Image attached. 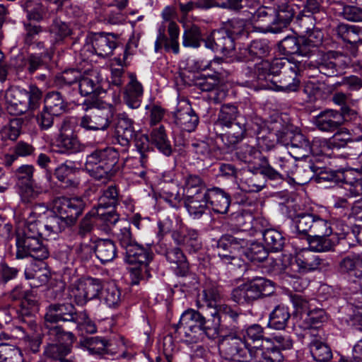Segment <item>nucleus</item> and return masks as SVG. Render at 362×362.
<instances>
[{
	"mask_svg": "<svg viewBox=\"0 0 362 362\" xmlns=\"http://www.w3.org/2000/svg\"><path fill=\"white\" fill-rule=\"evenodd\" d=\"M298 71L296 64L282 59H275L272 62L262 60L253 69L247 68L245 74L248 79L245 83L255 89L296 92L300 87Z\"/></svg>",
	"mask_w": 362,
	"mask_h": 362,
	"instance_id": "1",
	"label": "nucleus"
},
{
	"mask_svg": "<svg viewBox=\"0 0 362 362\" xmlns=\"http://www.w3.org/2000/svg\"><path fill=\"white\" fill-rule=\"evenodd\" d=\"M317 158L310 159L308 161H303L295 164L291 178L298 183L305 184L310 181L315 174H320V178L336 183H341L346 191V196L355 197L362 194V180L358 178L360 175L351 168L333 170L325 173V176L319 170L322 166L315 164Z\"/></svg>",
	"mask_w": 362,
	"mask_h": 362,
	"instance_id": "2",
	"label": "nucleus"
},
{
	"mask_svg": "<svg viewBox=\"0 0 362 362\" xmlns=\"http://www.w3.org/2000/svg\"><path fill=\"white\" fill-rule=\"evenodd\" d=\"M115 238L124 250V259L129 264L134 265L130 269L132 284L137 285L141 280L151 276L149 264L154 254L150 247L139 244L134 238L131 227L126 225L115 232Z\"/></svg>",
	"mask_w": 362,
	"mask_h": 362,
	"instance_id": "3",
	"label": "nucleus"
},
{
	"mask_svg": "<svg viewBox=\"0 0 362 362\" xmlns=\"http://www.w3.org/2000/svg\"><path fill=\"white\" fill-rule=\"evenodd\" d=\"M119 151L113 147L97 148L86 156L85 167L98 180H109L120 170Z\"/></svg>",
	"mask_w": 362,
	"mask_h": 362,
	"instance_id": "4",
	"label": "nucleus"
},
{
	"mask_svg": "<svg viewBox=\"0 0 362 362\" xmlns=\"http://www.w3.org/2000/svg\"><path fill=\"white\" fill-rule=\"evenodd\" d=\"M264 328L257 324L249 326L243 334L250 359L255 362H282L284 356L275 347H269L271 340L264 338Z\"/></svg>",
	"mask_w": 362,
	"mask_h": 362,
	"instance_id": "5",
	"label": "nucleus"
},
{
	"mask_svg": "<svg viewBox=\"0 0 362 362\" xmlns=\"http://www.w3.org/2000/svg\"><path fill=\"white\" fill-rule=\"evenodd\" d=\"M248 245V240L238 235L225 234L217 240L215 251L221 261L240 267L243 261L238 254Z\"/></svg>",
	"mask_w": 362,
	"mask_h": 362,
	"instance_id": "6",
	"label": "nucleus"
},
{
	"mask_svg": "<svg viewBox=\"0 0 362 362\" xmlns=\"http://www.w3.org/2000/svg\"><path fill=\"white\" fill-rule=\"evenodd\" d=\"M202 314L189 308L182 313L179 322L174 325V328L176 333L185 337L187 342L197 343L202 340Z\"/></svg>",
	"mask_w": 362,
	"mask_h": 362,
	"instance_id": "7",
	"label": "nucleus"
},
{
	"mask_svg": "<svg viewBox=\"0 0 362 362\" xmlns=\"http://www.w3.org/2000/svg\"><path fill=\"white\" fill-rule=\"evenodd\" d=\"M56 142L57 152L61 154L71 155L80 152L83 149V146L69 119L63 120Z\"/></svg>",
	"mask_w": 362,
	"mask_h": 362,
	"instance_id": "8",
	"label": "nucleus"
},
{
	"mask_svg": "<svg viewBox=\"0 0 362 362\" xmlns=\"http://www.w3.org/2000/svg\"><path fill=\"white\" fill-rule=\"evenodd\" d=\"M86 207V202L82 197H59L54 202V212L60 214L68 223L75 225L78 218L82 214Z\"/></svg>",
	"mask_w": 362,
	"mask_h": 362,
	"instance_id": "9",
	"label": "nucleus"
},
{
	"mask_svg": "<svg viewBox=\"0 0 362 362\" xmlns=\"http://www.w3.org/2000/svg\"><path fill=\"white\" fill-rule=\"evenodd\" d=\"M204 45L214 52L232 57L235 47V38L225 29L214 30L204 40Z\"/></svg>",
	"mask_w": 362,
	"mask_h": 362,
	"instance_id": "10",
	"label": "nucleus"
},
{
	"mask_svg": "<svg viewBox=\"0 0 362 362\" xmlns=\"http://www.w3.org/2000/svg\"><path fill=\"white\" fill-rule=\"evenodd\" d=\"M224 358L231 362H247L250 359L247 346L241 337L228 336L221 345Z\"/></svg>",
	"mask_w": 362,
	"mask_h": 362,
	"instance_id": "11",
	"label": "nucleus"
},
{
	"mask_svg": "<svg viewBox=\"0 0 362 362\" xmlns=\"http://www.w3.org/2000/svg\"><path fill=\"white\" fill-rule=\"evenodd\" d=\"M16 257L23 259L30 256L37 260L49 257V251L40 238H16Z\"/></svg>",
	"mask_w": 362,
	"mask_h": 362,
	"instance_id": "12",
	"label": "nucleus"
},
{
	"mask_svg": "<svg viewBox=\"0 0 362 362\" xmlns=\"http://www.w3.org/2000/svg\"><path fill=\"white\" fill-rule=\"evenodd\" d=\"M276 134L278 142L285 146H290L293 149H298L302 156H305L310 151L317 153L315 152V145L310 146L309 140L300 132H295L281 126V131Z\"/></svg>",
	"mask_w": 362,
	"mask_h": 362,
	"instance_id": "13",
	"label": "nucleus"
},
{
	"mask_svg": "<svg viewBox=\"0 0 362 362\" xmlns=\"http://www.w3.org/2000/svg\"><path fill=\"white\" fill-rule=\"evenodd\" d=\"M341 56L340 52L335 51L323 52L315 61L310 62L308 66L310 69L316 70L326 76H335L341 73L339 58Z\"/></svg>",
	"mask_w": 362,
	"mask_h": 362,
	"instance_id": "14",
	"label": "nucleus"
},
{
	"mask_svg": "<svg viewBox=\"0 0 362 362\" xmlns=\"http://www.w3.org/2000/svg\"><path fill=\"white\" fill-rule=\"evenodd\" d=\"M320 233L309 235L307 240L308 248L315 252H327L334 251L337 245V240L332 238L333 233L331 228V221H327L324 225Z\"/></svg>",
	"mask_w": 362,
	"mask_h": 362,
	"instance_id": "15",
	"label": "nucleus"
},
{
	"mask_svg": "<svg viewBox=\"0 0 362 362\" xmlns=\"http://www.w3.org/2000/svg\"><path fill=\"white\" fill-rule=\"evenodd\" d=\"M83 314L78 312L72 303H54L48 306L45 320L58 322H70L75 323L76 320H81Z\"/></svg>",
	"mask_w": 362,
	"mask_h": 362,
	"instance_id": "16",
	"label": "nucleus"
},
{
	"mask_svg": "<svg viewBox=\"0 0 362 362\" xmlns=\"http://www.w3.org/2000/svg\"><path fill=\"white\" fill-rule=\"evenodd\" d=\"M313 252L308 248L298 252L295 262L291 264L290 268L286 267V269L304 274L320 269L324 260Z\"/></svg>",
	"mask_w": 362,
	"mask_h": 362,
	"instance_id": "17",
	"label": "nucleus"
},
{
	"mask_svg": "<svg viewBox=\"0 0 362 362\" xmlns=\"http://www.w3.org/2000/svg\"><path fill=\"white\" fill-rule=\"evenodd\" d=\"M271 51L269 41L266 39L252 40L247 47L239 48L234 59L239 62H247L255 59L267 57Z\"/></svg>",
	"mask_w": 362,
	"mask_h": 362,
	"instance_id": "18",
	"label": "nucleus"
},
{
	"mask_svg": "<svg viewBox=\"0 0 362 362\" xmlns=\"http://www.w3.org/2000/svg\"><path fill=\"white\" fill-rule=\"evenodd\" d=\"M165 25L162 24L158 28V34L155 42V50L158 52L162 47H164L167 52L172 51L177 54L180 52L179 48V34L180 29L175 22H170L168 25V33L169 38L165 35Z\"/></svg>",
	"mask_w": 362,
	"mask_h": 362,
	"instance_id": "19",
	"label": "nucleus"
},
{
	"mask_svg": "<svg viewBox=\"0 0 362 362\" xmlns=\"http://www.w3.org/2000/svg\"><path fill=\"white\" fill-rule=\"evenodd\" d=\"M136 134L134 120L126 112L118 114L115 132L116 142L123 147H129Z\"/></svg>",
	"mask_w": 362,
	"mask_h": 362,
	"instance_id": "20",
	"label": "nucleus"
},
{
	"mask_svg": "<svg viewBox=\"0 0 362 362\" xmlns=\"http://www.w3.org/2000/svg\"><path fill=\"white\" fill-rule=\"evenodd\" d=\"M103 79L100 78L96 70H91L81 75L78 83V89L81 95H93V98L102 97L108 93L110 89L105 91L102 86Z\"/></svg>",
	"mask_w": 362,
	"mask_h": 362,
	"instance_id": "21",
	"label": "nucleus"
},
{
	"mask_svg": "<svg viewBox=\"0 0 362 362\" xmlns=\"http://www.w3.org/2000/svg\"><path fill=\"white\" fill-rule=\"evenodd\" d=\"M328 220L313 214H298L293 219L296 230L300 234L308 235L318 233Z\"/></svg>",
	"mask_w": 362,
	"mask_h": 362,
	"instance_id": "22",
	"label": "nucleus"
},
{
	"mask_svg": "<svg viewBox=\"0 0 362 362\" xmlns=\"http://www.w3.org/2000/svg\"><path fill=\"white\" fill-rule=\"evenodd\" d=\"M55 322H48L45 320L42 326L41 340L47 344L69 341L71 344L75 340V336L71 332H66Z\"/></svg>",
	"mask_w": 362,
	"mask_h": 362,
	"instance_id": "23",
	"label": "nucleus"
},
{
	"mask_svg": "<svg viewBox=\"0 0 362 362\" xmlns=\"http://www.w3.org/2000/svg\"><path fill=\"white\" fill-rule=\"evenodd\" d=\"M171 237L177 245L182 246L189 253L197 252L202 248L200 235L195 229L175 230L172 232Z\"/></svg>",
	"mask_w": 362,
	"mask_h": 362,
	"instance_id": "24",
	"label": "nucleus"
},
{
	"mask_svg": "<svg viewBox=\"0 0 362 362\" xmlns=\"http://www.w3.org/2000/svg\"><path fill=\"white\" fill-rule=\"evenodd\" d=\"M110 124L108 113L100 109L85 114L78 121L79 127L86 131H105Z\"/></svg>",
	"mask_w": 362,
	"mask_h": 362,
	"instance_id": "25",
	"label": "nucleus"
},
{
	"mask_svg": "<svg viewBox=\"0 0 362 362\" xmlns=\"http://www.w3.org/2000/svg\"><path fill=\"white\" fill-rule=\"evenodd\" d=\"M160 253L165 256L167 262L172 265L176 275L186 276L189 272V265L186 256L182 250L177 247L163 248L160 246Z\"/></svg>",
	"mask_w": 362,
	"mask_h": 362,
	"instance_id": "26",
	"label": "nucleus"
},
{
	"mask_svg": "<svg viewBox=\"0 0 362 362\" xmlns=\"http://www.w3.org/2000/svg\"><path fill=\"white\" fill-rule=\"evenodd\" d=\"M250 303L274 292V284L264 277L255 276L245 283Z\"/></svg>",
	"mask_w": 362,
	"mask_h": 362,
	"instance_id": "27",
	"label": "nucleus"
},
{
	"mask_svg": "<svg viewBox=\"0 0 362 362\" xmlns=\"http://www.w3.org/2000/svg\"><path fill=\"white\" fill-rule=\"evenodd\" d=\"M333 30L337 36L351 45V53L356 56L358 52L357 45L362 44V28L339 23Z\"/></svg>",
	"mask_w": 362,
	"mask_h": 362,
	"instance_id": "28",
	"label": "nucleus"
},
{
	"mask_svg": "<svg viewBox=\"0 0 362 362\" xmlns=\"http://www.w3.org/2000/svg\"><path fill=\"white\" fill-rule=\"evenodd\" d=\"M237 183L240 190L248 193L258 192L266 186L264 177L250 170H240Z\"/></svg>",
	"mask_w": 362,
	"mask_h": 362,
	"instance_id": "29",
	"label": "nucleus"
},
{
	"mask_svg": "<svg viewBox=\"0 0 362 362\" xmlns=\"http://www.w3.org/2000/svg\"><path fill=\"white\" fill-rule=\"evenodd\" d=\"M5 98L11 114L21 115L28 111L26 90L11 88L6 92Z\"/></svg>",
	"mask_w": 362,
	"mask_h": 362,
	"instance_id": "30",
	"label": "nucleus"
},
{
	"mask_svg": "<svg viewBox=\"0 0 362 362\" xmlns=\"http://www.w3.org/2000/svg\"><path fill=\"white\" fill-rule=\"evenodd\" d=\"M8 298L13 301H19L23 315H29L37 307V300L33 293L28 289H24L21 286H16L8 293Z\"/></svg>",
	"mask_w": 362,
	"mask_h": 362,
	"instance_id": "31",
	"label": "nucleus"
},
{
	"mask_svg": "<svg viewBox=\"0 0 362 362\" xmlns=\"http://www.w3.org/2000/svg\"><path fill=\"white\" fill-rule=\"evenodd\" d=\"M314 123L322 132H332L342 124V115L338 111L326 110L314 118Z\"/></svg>",
	"mask_w": 362,
	"mask_h": 362,
	"instance_id": "32",
	"label": "nucleus"
},
{
	"mask_svg": "<svg viewBox=\"0 0 362 362\" xmlns=\"http://www.w3.org/2000/svg\"><path fill=\"white\" fill-rule=\"evenodd\" d=\"M209 204L216 214H225L228 212L231 202L230 195L219 187L209 188L207 192Z\"/></svg>",
	"mask_w": 362,
	"mask_h": 362,
	"instance_id": "33",
	"label": "nucleus"
},
{
	"mask_svg": "<svg viewBox=\"0 0 362 362\" xmlns=\"http://www.w3.org/2000/svg\"><path fill=\"white\" fill-rule=\"evenodd\" d=\"M247 124L245 122V118L238 120L230 125H226L227 129L224 134L221 135V138L223 144L228 147H233L245 136L247 132Z\"/></svg>",
	"mask_w": 362,
	"mask_h": 362,
	"instance_id": "34",
	"label": "nucleus"
},
{
	"mask_svg": "<svg viewBox=\"0 0 362 362\" xmlns=\"http://www.w3.org/2000/svg\"><path fill=\"white\" fill-rule=\"evenodd\" d=\"M173 122L182 130L191 132L197 128L199 119L192 107L187 106L173 113Z\"/></svg>",
	"mask_w": 362,
	"mask_h": 362,
	"instance_id": "35",
	"label": "nucleus"
},
{
	"mask_svg": "<svg viewBox=\"0 0 362 362\" xmlns=\"http://www.w3.org/2000/svg\"><path fill=\"white\" fill-rule=\"evenodd\" d=\"M129 82L127 83L124 95L125 103L132 109L139 108L141 103L144 89L134 74L129 75Z\"/></svg>",
	"mask_w": 362,
	"mask_h": 362,
	"instance_id": "36",
	"label": "nucleus"
},
{
	"mask_svg": "<svg viewBox=\"0 0 362 362\" xmlns=\"http://www.w3.org/2000/svg\"><path fill=\"white\" fill-rule=\"evenodd\" d=\"M91 43L95 54L101 57H107L112 54L117 46L116 38L110 33H95Z\"/></svg>",
	"mask_w": 362,
	"mask_h": 362,
	"instance_id": "37",
	"label": "nucleus"
},
{
	"mask_svg": "<svg viewBox=\"0 0 362 362\" xmlns=\"http://www.w3.org/2000/svg\"><path fill=\"white\" fill-rule=\"evenodd\" d=\"M101 210L98 209V208H95L94 210L97 221L102 222L105 226L103 230L110 232L115 237V232L117 230L121 229L122 227L126 225L131 227L130 223L124 220H121L119 214L114 210L107 212H101Z\"/></svg>",
	"mask_w": 362,
	"mask_h": 362,
	"instance_id": "38",
	"label": "nucleus"
},
{
	"mask_svg": "<svg viewBox=\"0 0 362 362\" xmlns=\"http://www.w3.org/2000/svg\"><path fill=\"white\" fill-rule=\"evenodd\" d=\"M209 204L208 194L204 192L195 196L185 197V206L190 216L198 219L205 213Z\"/></svg>",
	"mask_w": 362,
	"mask_h": 362,
	"instance_id": "39",
	"label": "nucleus"
},
{
	"mask_svg": "<svg viewBox=\"0 0 362 362\" xmlns=\"http://www.w3.org/2000/svg\"><path fill=\"white\" fill-rule=\"evenodd\" d=\"M69 342L47 344L44 354L47 357L60 362H75V358L71 355V346Z\"/></svg>",
	"mask_w": 362,
	"mask_h": 362,
	"instance_id": "40",
	"label": "nucleus"
},
{
	"mask_svg": "<svg viewBox=\"0 0 362 362\" xmlns=\"http://www.w3.org/2000/svg\"><path fill=\"white\" fill-rule=\"evenodd\" d=\"M272 165L282 173L284 177H291L296 164L291 155L281 148H275L272 158Z\"/></svg>",
	"mask_w": 362,
	"mask_h": 362,
	"instance_id": "41",
	"label": "nucleus"
},
{
	"mask_svg": "<svg viewBox=\"0 0 362 362\" xmlns=\"http://www.w3.org/2000/svg\"><path fill=\"white\" fill-rule=\"evenodd\" d=\"M279 49L283 54H298L307 56L309 54V49L303 43L302 38L294 36H287L284 38L279 45Z\"/></svg>",
	"mask_w": 362,
	"mask_h": 362,
	"instance_id": "42",
	"label": "nucleus"
},
{
	"mask_svg": "<svg viewBox=\"0 0 362 362\" xmlns=\"http://www.w3.org/2000/svg\"><path fill=\"white\" fill-rule=\"evenodd\" d=\"M94 252L102 263L112 261L117 256L115 243L110 239H98L94 242Z\"/></svg>",
	"mask_w": 362,
	"mask_h": 362,
	"instance_id": "43",
	"label": "nucleus"
},
{
	"mask_svg": "<svg viewBox=\"0 0 362 362\" xmlns=\"http://www.w3.org/2000/svg\"><path fill=\"white\" fill-rule=\"evenodd\" d=\"M134 139L136 150L140 154L141 165L146 169L154 155L153 148L150 144L151 138L146 134L137 133Z\"/></svg>",
	"mask_w": 362,
	"mask_h": 362,
	"instance_id": "44",
	"label": "nucleus"
},
{
	"mask_svg": "<svg viewBox=\"0 0 362 362\" xmlns=\"http://www.w3.org/2000/svg\"><path fill=\"white\" fill-rule=\"evenodd\" d=\"M150 138L151 144H153L161 153L166 156L172 154L173 147L163 125L153 128L150 134Z\"/></svg>",
	"mask_w": 362,
	"mask_h": 362,
	"instance_id": "45",
	"label": "nucleus"
},
{
	"mask_svg": "<svg viewBox=\"0 0 362 362\" xmlns=\"http://www.w3.org/2000/svg\"><path fill=\"white\" fill-rule=\"evenodd\" d=\"M339 269L341 273L349 274L360 279L362 274V259L359 255H349L339 262Z\"/></svg>",
	"mask_w": 362,
	"mask_h": 362,
	"instance_id": "46",
	"label": "nucleus"
},
{
	"mask_svg": "<svg viewBox=\"0 0 362 362\" xmlns=\"http://www.w3.org/2000/svg\"><path fill=\"white\" fill-rule=\"evenodd\" d=\"M290 317L288 308L283 305H278L269 314L268 326L277 330L284 329Z\"/></svg>",
	"mask_w": 362,
	"mask_h": 362,
	"instance_id": "47",
	"label": "nucleus"
},
{
	"mask_svg": "<svg viewBox=\"0 0 362 362\" xmlns=\"http://www.w3.org/2000/svg\"><path fill=\"white\" fill-rule=\"evenodd\" d=\"M280 128L277 127H267V129H263L262 132L257 134V145L262 148L263 151H271L276 148V143L278 141L277 140V134H276L278 132L281 131V124H279Z\"/></svg>",
	"mask_w": 362,
	"mask_h": 362,
	"instance_id": "48",
	"label": "nucleus"
},
{
	"mask_svg": "<svg viewBox=\"0 0 362 362\" xmlns=\"http://www.w3.org/2000/svg\"><path fill=\"white\" fill-rule=\"evenodd\" d=\"M52 56L48 51L30 54L24 61V69L29 74H33L36 71L46 68L47 59L50 60Z\"/></svg>",
	"mask_w": 362,
	"mask_h": 362,
	"instance_id": "49",
	"label": "nucleus"
},
{
	"mask_svg": "<svg viewBox=\"0 0 362 362\" xmlns=\"http://www.w3.org/2000/svg\"><path fill=\"white\" fill-rule=\"evenodd\" d=\"M209 188H207L204 180L196 175H188L184 178L183 195L184 197H192L196 194L208 192Z\"/></svg>",
	"mask_w": 362,
	"mask_h": 362,
	"instance_id": "50",
	"label": "nucleus"
},
{
	"mask_svg": "<svg viewBox=\"0 0 362 362\" xmlns=\"http://www.w3.org/2000/svg\"><path fill=\"white\" fill-rule=\"evenodd\" d=\"M244 119L235 104L226 103L221 105L218 114V124L224 127Z\"/></svg>",
	"mask_w": 362,
	"mask_h": 362,
	"instance_id": "51",
	"label": "nucleus"
},
{
	"mask_svg": "<svg viewBox=\"0 0 362 362\" xmlns=\"http://www.w3.org/2000/svg\"><path fill=\"white\" fill-rule=\"evenodd\" d=\"M67 107V103L64 100L61 93L51 91L46 94L44 99V108L57 116L64 113Z\"/></svg>",
	"mask_w": 362,
	"mask_h": 362,
	"instance_id": "52",
	"label": "nucleus"
},
{
	"mask_svg": "<svg viewBox=\"0 0 362 362\" xmlns=\"http://www.w3.org/2000/svg\"><path fill=\"white\" fill-rule=\"evenodd\" d=\"M263 240L266 247L272 252L281 251L285 245V238L281 231L274 228H268L262 232Z\"/></svg>",
	"mask_w": 362,
	"mask_h": 362,
	"instance_id": "53",
	"label": "nucleus"
},
{
	"mask_svg": "<svg viewBox=\"0 0 362 362\" xmlns=\"http://www.w3.org/2000/svg\"><path fill=\"white\" fill-rule=\"evenodd\" d=\"M301 327L305 329H310L320 327L322 323L327 321V316L323 309L317 308L310 310L301 316Z\"/></svg>",
	"mask_w": 362,
	"mask_h": 362,
	"instance_id": "54",
	"label": "nucleus"
},
{
	"mask_svg": "<svg viewBox=\"0 0 362 362\" xmlns=\"http://www.w3.org/2000/svg\"><path fill=\"white\" fill-rule=\"evenodd\" d=\"M211 318L206 319L203 316L202 327V340L205 337L214 339L218 334L220 327H223L218 313V310H214L211 313Z\"/></svg>",
	"mask_w": 362,
	"mask_h": 362,
	"instance_id": "55",
	"label": "nucleus"
},
{
	"mask_svg": "<svg viewBox=\"0 0 362 362\" xmlns=\"http://www.w3.org/2000/svg\"><path fill=\"white\" fill-rule=\"evenodd\" d=\"M119 203V192L116 185H111L103 191L98 199L96 208L104 209L110 207H115Z\"/></svg>",
	"mask_w": 362,
	"mask_h": 362,
	"instance_id": "56",
	"label": "nucleus"
},
{
	"mask_svg": "<svg viewBox=\"0 0 362 362\" xmlns=\"http://www.w3.org/2000/svg\"><path fill=\"white\" fill-rule=\"evenodd\" d=\"M313 359L318 362H328L332 358V351L329 346L321 341L313 339L309 345Z\"/></svg>",
	"mask_w": 362,
	"mask_h": 362,
	"instance_id": "57",
	"label": "nucleus"
},
{
	"mask_svg": "<svg viewBox=\"0 0 362 362\" xmlns=\"http://www.w3.org/2000/svg\"><path fill=\"white\" fill-rule=\"evenodd\" d=\"M100 298L108 307L117 308L122 301L121 291L115 284H107L103 287Z\"/></svg>",
	"mask_w": 362,
	"mask_h": 362,
	"instance_id": "58",
	"label": "nucleus"
},
{
	"mask_svg": "<svg viewBox=\"0 0 362 362\" xmlns=\"http://www.w3.org/2000/svg\"><path fill=\"white\" fill-rule=\"evenodd\" d=\"M204 40L202 38V31L197 25H191L186 28L182 35V45L185 47L198 48Z\"/></svg>",
	"mask_w": 362,
	"mask_h": 362,
	"instance_id": "59",
	"label": "nucleus"
},
{
	"mask_svg": "<svg viewBox=\"0 0 362 362\" xmlns=\"http://www.w3.org/2000/svg\"><path fill=\"white\" fill-rule=\"evenodd\" d=\"M81 75L82 74L78 69H67L55 77L54 83L59 88L64 89L66 87H71L74 84L78 83Z\"/></svg>",
	"mask_w": 362,
	"mask_h": 362,
	"instance_id": "60",
	"label": "nucleus"
},
{
	"mask_svg": "<svg viewBox=\"0 0 362 362\" xmlns=\"http://www.w3.org/2000/svg\"><path fill=\"white\" fill-rule=\"evenodd\" d=\"M268 249L265 245L257 242L250 244V247L242 249L245 257L251 262H261L267 259Z\"/></svg>",
	"mask_w": 362,
	"mask_h": 362,
	"instance_id": "61",
	"label": "nucleus"
},
{
	"mask_svg": "<svg viewBox=\"0 0 362 362\" xmlns=\"http://www.w3.org/2000/svg\"><path fill=\"white\" fill-rule=\"evenodd\" d=\"M69 294L78 305L83 306L88 303L86 279H80L69 287Z\"/></svg>",
	"mask_w": 362,
	"mask_h": 362,
	"instance_id": "62",
	"label": "nucleus"
},
{
	"mask_svg": "<svg viewBox=\"0 0 362 362\" xmlns=\"http://www.w3.org/2000/svg\"><path fill=\"white\" fill-rule=\"evenodd\" d=\"M235 154L238 160L248 164L255 163L257 160H262V159L261 151L255 146L248 144L242 145Z\"/></svg>",
	"mask_w": 362,
	"mask_h": 362,
	"instance_id": "63",
	"label": "nucleus"
},
{
	"mask_svg": "<svg viewBox=\"0 0 362 362\" xmlns=\"http://www.w3.org/2000/svg\"><path fill=\"white\" fill-rule=\"evenodd\" d=\"M115 356L117 358H129L130 354L127 352L122 339L107 340L104 349V356Z\"/></svg>",
	"mask_w": 362,
	"mask_h": 362,
	"instance_id": "64",
	"label": "nucleus"
}]
</instances>
